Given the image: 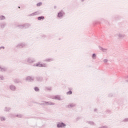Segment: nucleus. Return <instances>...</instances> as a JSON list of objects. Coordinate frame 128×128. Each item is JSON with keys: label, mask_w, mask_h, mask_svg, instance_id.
I'll return each mask as SVG.
<instances>
[{"label": "nucleus", "mask_w": 128, "mask_h": 128, "mask_svg": "<svg viewBox=\"0 0 128 128\" xmlns=\"http://www.w3.org/2000/svg\"><path fill=\"white\" fill-rule=\"evenodd\" d=\"M64 126H66V124L64 123H60L58 124V128H64Z\"/></svg>", "instance_id": "obj_1"}, {"label": "nucleus", "mask_w": 128, "mask_h": 128, "mask_svg": "<svg viewBox=\"0 0 128 128\" xmlns=\"http://www.w3.org/2000/svg\"><path fill=\"white\" fill-rule=\"evenodd\" d=\"M62 16H64V13H62V12H60L58 14V18H62Z\"/></svg>", "instance_id": "obj_2"}, {"label": "nucleus", "mask_w": 128, "mask_h": 128, "mask_svg": "<svg viewBox=\"0 0 128 128\" xmlns=\"http://www.w3.org/2000/svg\"><path fill=\"white\" fill-rule=\"evenodd\" d=\"M44 20V16L38 17V20Z\"/></svg>", "instance_id": "obj_3"}, {"label": "nucleus", "mask_w": 128, "mask_h": 128, "mask_svg": "<svg viewBox=\"0 0 128 128\" xmlns=\"http://www.w3.org/2000/svg\"><path fill=\"white\" fill-rule=\"evenodd\" d=\"M42 6V2H40L37 4V6Z\"/></svg>", "instance_id": "obj_4"}, {"label": "nucleus", "mask_w": 128, "mask_h": 128, "mask_svg": "<svg viewBox=\"0 0 128 128\" xmlns=\"http://www.w3.org/2000/svg\"><path fill=\"white\" fill-rule=\"evenodd\" d=\"M0 20H4V16H0Z\"/></svg>", "instance_id": "obj_5"}, {"label": "nucleus", "mask_w": 128, "mask_h": 128, "mask_svg": "<svg viewBox=\"0 0 128 128\" xmlns=\"http://www.w3.org/2000/svg\"><path fill=\"white\" fill-rule=\"evenodd\" d=\"M34 90H36V92H38V90H39L38 88H34Z\"/></svg>", "instance_id": "obj_6"}, {"label": "nucleus", "mask_w": 128, "mask_h": 128, "mask_svg": "<svg viewBox=\"0 0 128 128\" xmlns=\"http://www.w3.org/2000/svg\"><path fill=\"white\" fill-rule=\"evenodd\" d=\"M72 94V91H70L68 92V94Z\"/></svg>", "instance_id": "obj_7"}, {"label": "nucleus", "mask_w": 128, "mask_h": 128, "mask_svg": "<svg viewBox=\"0 0 128 128\" xmlns=\"http://www.w3.org/2000/svg\"><path fill=\"white\" fill-rule=\"evenodd\" d=\"M92 58H96V54H93Z\"/></svg>", "instance_id": "obj_8"}, {"label": "nucleus", "mask_w": 128, "mask_h": 128, "mask_svg": "<svg viewBox=\"0 0 128 128\" xmlns=\"http://www.w3.org/2000/svg\"><path fill=\"white\" fill-rule=\"evenodd\" d=\"M18 8H20V7L19 6V7H18Z\"/></svg>", "instance_id": "obj_9"}]
</instances>
